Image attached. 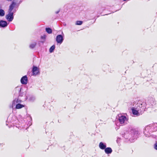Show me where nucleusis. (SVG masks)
<instances>
[{
    "label": "nucleus",
    "instance_id": "473e14b6",
    "mask_svg": "<svg viewBox=\"0 0 157 157\" xmlns=\"http://www.w3.org/2000/svg\"><path fill=\"white\" fill-rule=\"evenodd\" d=\"M0 144V145H1V144Z\"/></svg>",
    "mask_w": 157,
    "mask_h": 157
},
{
    "label": "nucleus",
    "instance_id": "9d476101",
    "mask_svg": "<svg viewBox=\"0 0 157 157\" xmlns=\"http://www.w3.org/2000/svg\"><path fill=\"white\" fill-rule=\"evenodd\" d=\"M56 40L57 43L61 44L63 41V37L61 35H58L56 36Z\"/></svg>",
    "mask_w": 157,
    "mask_h": 157
},
{
    "label": "nucleus",
    "instance_id": "0eeeda50",
    "mask_svg": "<svg viewBox=\"0 0 157 157\" xmlns=\"http://www.w3.org/2000/svg\"><path fill=\"white\" fill-rule=\"evenodd\" d=\"M32 75L36 76L40 74L39 69L36 66H33L32 69Z\"/></svg>",
    "mask_w": 157,
    "mask_h": 157
},
{
    "label": "nucleus",
    "instance_id": "20e7f679",
    "mask_svg": "<svg viewBox=\"0 0 157 157\" xmlns=\"http://www.w3.org/2000/svg\"><path fill=\"white\" fill-rule=\"evenodd\" d=\"M120 124L123 126L126 124L128 122V118L125 116L121 114H119L118 119Z\"/></svg>",
    "mask_w": 157,
    "mask_h": 157
},
{
    "label": "nucleus",
    "instance_id": "aec40b11",
    "mask_svg": "<svg viewBox=\"0 0 157 157\" xmlns=\"http://www.w3.org/2000/svg\"><path fill=\"white\" fill-rule=\"evenodd\" d=\"M82 23V21H77L75 22V25H81Z\"/></svg>",
    "mask_w": 157,
    "mask_h": 157
},
{
    "label": "nucleus",
    "instance_id": "b1692460",
    "mask_svg": "<svg viewBox=\"0 0 157 157\" xmlns=\"http://www.w3.org/2000/svg\"><path fill=\"white\" fill-rule=\"evenodd\" d=\"M154 148L156 150H157V143H156L154 145Z\"/></svg>",
    "mask_w": 157,
    "mask_h": 157
},
{
    "label": "nucleus",
    "instance_id": "7c9ffc66",
    "mask_svg": "<svg viewBox=\"0 0 157 157\" xmlns=\"http://www.w3.org/2000/svg\"><path fill=\"white\" fill-rule=\"evenodd\" d=\"M6 0L10 2V1H11L12 0Z\"/></svg>",
    "mask_w": 157,
    "mask_h": 157
},
{
    "label": "nucleus",
    "instance_id": "412c9836",
    "mask_svg": "<svg viewBox=\"0 0 157 157\" xmlns=\"http://www.w3.org/2000/svg\"><path fill=\"white\" fill-rule=\"evenodd\" d=\"M19 93V96L18 97V98H19V97H22V96H23V95H25V93H24V92H22V93L21 92H21H20V93Z\"/></svg>",
    "mask_w": 157,
    "mask_h": 157
},
{
    "label": "nucleus",
    "instance_id": "c756f323",
    "mask_svg": "<svg viewBox=\"0 0 157 157\" xmlns=\"http://www.w3.org/2000/svg\"><path fill=\"white\" fill-rule=\"evenodd\" d=\"M30 119L31 120V121L32 120V117H30Z\"/></svg>",
    "mask_w": 157,
    "mask_h": 157
},
{
    "label": "nucleus",
    "instance_id": "2eb2a0df",
    "mask_svg": "<svg viewBox=\"0 0 157 157\" xmlns=\"http://www.w3.org/2000/svg\"><path fill=\"white\" fill-rule=\"evenodd\" d=\"M21 103H19L16 105V106L14 108H15L16 109H20L25 106V105H23L21 104Z\"/></svg>",
    "mask_w": 157,
    "mask_h": 157
},
{
    "label": "nucleus",
    "instance_id": "6e6552de",
    "mask_svg": "<svg viewBox=\"0 0 157 157\" xmlns=\"http://www.w3.org/2000/svg\"><path fill=\"white\" fill-rule=\"evenodd\" d=\"M13 13L9 12V13L6 16V18L9 21H11L13 18Z\"/></svg>",
    "mask_w": 157,
    "mask_h": 157
},
{
    "label": "nucleus",
    "instance_id": "f8f14e48",
    "mask_svg": "<svg viewBox=\"0 0 157 157\" xmlns=\"http://www.w3.org/2000/svg\"><path fill=\"white\" fill-rule=\"evenodd\" d=\"M7 23L6 21L1 20L0 21V27H5L7 25Z\"/></svg>",
    "mask_w": 157,
    "mask_h": 157
},
{
    "label": "nucleus",
    "instance_id": "393cba45",
    "mask_svg": "<svg viewBox=\"0 0 157 157\" xmlns=\"http://www.w3.org/2000/svg\"><path fill=\"white\" fill-rule=\"evenodd\" d=\"M46 36L45 35H44L41 37V38L42 39L45 40L46 38Z\"/></svg>",
    "mask_w": 157,
    "mask_h": 157
},
{
    "label": "nucleus",
    "instance_id": "bb28decb",
    "mask_svg": "<svg viewBox=\"0 0 157 157\" xmlns=\"http://www.w3.org/2000/svg\"><path fill=\"white\" fill-rule=\"evenodd\" d=\"M54 50H49V52L50 53L53 52H54Z\"/></svg>",
    "mask_w": 157,
    "mask_h": 157
},
{
    "label": "nucleus",
    "instance_id": "c85d7f7f",
    "mask_svg": "<svg viewBox=\"0 0 157 157\" xmlns=\"http://www.w3.org/2000/svg\"><path fill=\"white\" fill-rule=\"evenodd\" d=\"M59 11H57L56 12V13H57H57H59Z\"/></svg>",
    "mask_w": 157,
    "mask_h": 157
},
{
    "label": "nucleus",
    "instance_id": "72a5a7b5",
    "mask_svg": "<svg viewBox=\"0 0 157 157\" xmlns=\"http://www.w3.org/2000/svg\"><path fill=\"white\" fill-rule=\"evenodd\" d=\"M124 1H126V0H124Z\"/></svg>",
    "mask_w": 157,
    "mask_h": 157
},
{
    "label": "nucleus",
    "instance_id": "f3484780",
    "mask_svg": "<svg viewBox=\"0 0 157 157\" xmlns=\"http://www.w3.org/2000/svg\"><path fill=\"white\" fill-rule=\"evenodd\" d=\"M29 100L31 101H34L35 100V98L33 96H30L29 98Z\"/></svg>",
    "mask_w": 157,
    "mask_h": 157
},
{
    "label": "nucleus",
    "instance_id": "2f4dec72",
    "mask_svg": "<svg viewBox=\"0 0 157 157\" xmlns=\"http://www.w3.org/2000/svg\"><path fill=\"white\" fill-rule=\"evenodd\" d=\"M27 99V96L26 97V98H25L26 100Z\"/></svg>",
    "mask_w": 157,
    "mask_h": 157
},
{
    "label": "nucleus",
    "instance_id": "4468645a",
    "mask_svg": "<svg viewBox=\"0 0 157 157\" xmlns=\"http://www.w3.org/2000/svg\"><path fill=\"white\" fill-rule=\"evenodd\" d=\"M105 152L107 154H110L112 152V150L111 148L110 147H106L105 148Z\"/></svg>",
    "mask_w": 157,
    "mask_h": 157
},
{
    "label": "nucleus",
    "instance_id": "39448f33",
    "mask_svg": "<svg viewBox=\"0 0 157 157\" xmlns=\"http://www.w3.org/2000/svg\"><path fill=\"white\" fill-rule=\"evenodd\" d=\"M22 101L19 98H15L12 102V105L10 106V107L13 109H14V107L16 106V105L19 103H21Z\"/></svg>",
    "mask_w": 157,
    "mask_h": 157
},
{
    "label": "nucleus",
    "instance_id": "cd10ccee",
    "mask_svg": "<svg viewBox=\"0 0 157 157\" xmlns=\"http://www.w3.org/2000/svg\"><path fill=\"white\" fill-rule=\"evenodd\" d=\"M32 122L31 121H29V126L31 125L32 124Z\"/></svg>",
    "mask_w": 157,
    "mask_h": 157
},
{
    "label": "nucleus",
    "instance_id": "dca6fc26",
    "mask_svg": "<svg viewBox=\"0 0 157 157\" xmlns=\"http://www.w3.org/2000/svg\"><path fill=\"white\" fill-rule=\"evenodd\" d=\"M21 87H20L17 86L15 88L14 90L15 91H16V92L19 93L20 92H21Z\"/></svg>",
    "mask_w": 157,
    "mask_h": 157
},
{
    "label": "nucleus",
    "instance_id": "6ab92c4d",
    "mask_svg": "<svg viewBox=\"0 0 157 157\" xmlns=\"http://www.w3.org/2000/svg\"><path fill=\"white\" fill-rule=\"evenodd\" d=\"M46 31L49 34H51L52 33V30L49 28H46Z\"/></svg>",
    "mask_w": 157,
    "mask_h": 157
},
{
    "label": "nucleus",
    "instance_id": "f257e3e1",
    "mask_svg": "<svg viewBox=\"0 0 157 157\" xmlns=\"http://www.w3.org/2000/svg\"><path fill=\"white\" fill-rule=\"evenodd\" d=\"M138 132L132 129L126 131L122 134V136L125 139L128 140L131 142H134V140L138 137Z\"/></svg>",
    "mask_w": 157,
    "mask_h": 157
},
{
    "label": "nucleus",
    "instance_id": "f03ea898",
    "mask_svg": "<svg viewBox=\"0 0 157 157\" xmlns=\"http://www.w3.org/2000/svg\"><path fill=\"white\" fill-rule=\"evenodd\" d=\"M137 108L136 109L135 108L133 107L132 109V110L133 115L138 116L140 115L139 112L141 113L145 111L146 104L145 103L141 102L137 104Z\"/></svg>",
    "mask_w": 157,
    "mask_h": 157
},
{
    "label": "nucleus",
    "instance_id": "9b49d317",
    "mask_svg": "<svg viewBox=\"0 0 157 157\" xmlns=\"http://www.w3.org/2000/svg\"><path fill=\"white\" fill-rule=\"evenodd\" d=\"M16 6L14 3H12L10 6L9 9V12L13 13L15 12V10H13V9Z\"/></svg>",
    "mask_w": 157,
    "mask_h": 157
},
{
    "label": "nucleus",
    "instance_id": "5701e85b",
    "mask_svg": "<svg viewBox=\"0 0 157 157\" xmlns=\"http://www.w3.org/2000/svg\"><path fill=\"white\" fill-rule=\"evenodd\" d=\"M35 46V44H32L30 45V47L31 48H34V47Z\"/></svg>",
    "mask_w": 157,
    "mask_h": 157
},
{
    "label": "nucleus",
    "instance_id": "a878e982",
    "mask_svg": "<svg viewBox=\"0 0 157 157\" xmlns=\"http://www.w3.org/2000/svg\"><path fill=\"white\" fill-rule=\"evenodd\" d=\"M55 46L54 45H53L51 47L50 49H55Z\"/></svg>",
    "mask_w": 157,
    "mask_h": 157
},
{
    "label": "nucleus",
    "instance_id": "a211bd4d",
    "mask_svg": "<svg viewBox=\"0 0 157 157\" xmlns=\"http://www.w3.org/2000/svg\"><path fill=\"white\" fill-rule=\"evenodd\" d=\"M5 13L4 11L2 9H0V16L1 17L4 16Z\"/></svg>",
    "mask_w": 157,
    "mask_h": 157
},
{
    "label": "nucleus",
    "instance_id": "423d86ee",
    "mask_svg": "<svg viewBox=\"0 0 157 157\" xmlns=\"http://www.w3.org/2000/svg\"><path fill=\"white\" fill-rule=\"evenodd\" d=\"M145 103L146 104V108L147 106V108L149 107H151L152 106L155 104L154 99L152 98H150L148 100L147 102Z\"/></svg>",
    "mask_w": 157,
    "mask_h": 157
},
{
    "label": "nucleus",
    "instance_id": "7ed1b4c3",
    "mask_svg": "<svg viewBox=\"0 0 157 157\" xmlns=\"http://www.w3.org/2000/svg\"><path fill=\"white\" fill-rule=\"evenodd\" d=\"M157 130V127L154 124H150L145 127L144 133L146 137L151 136V133Z\"/></svg>",
    "mask_w": 157,
    "mask_h": 157
},
{
    "label": "nucleus",
    "instance_id": "1a4fd4ad",
    "mask_svg": "<svg viewBox=\"0 0 157 157\" xmlns=\"http://www.w3.org/2000/svg\"><path fill=\"white\" fill-rule=\"evenodd\" d=\"M21 83L22 84L26 85L28 82V78L26 75L22 77L21 79Z\"/></svg>",
    "mask_w": 157,
    "mask_h": 157
},
{
    "label": "nucleus",
    "instance_id": "4be33fe9",
    "mask_svg": "<svg viewBox=\"0 0 157 157\" xmlns=\"http://www.w3.org/2000/svg\"><path fill=\"white\" fill-rule=\"evenodd\" d=\"M18 1V0H13L12 3H14V4L16 5Z\"/></svg>",
    "mask_w": 157,
    "mask_h": 157
},
{
    "label": "nucleus",
    "instance_id": "ddd939ff",
    "mask_svg": "<svg viewBox=\"0 0 157 157\" xmlns=\"http://www.w3.org/2000/svg\"><path fill=\"white\" fill-rule=\"evenodd\" d=\"M106 144L102 142H101L99 144V147L102 150L105 149L106 147Z\"/></svg>",
    "mask_w": 157,
    "mask_h": 157
}]
</instances>
